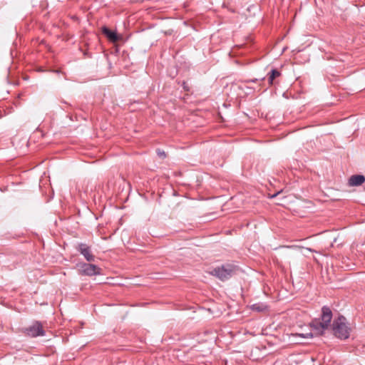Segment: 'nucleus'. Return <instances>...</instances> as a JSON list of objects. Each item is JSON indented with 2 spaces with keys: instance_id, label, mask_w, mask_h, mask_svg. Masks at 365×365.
Returning <instances> with one entry per match:
<instances>
[{
  "instance_id": "1",
  "label": "nucleus",
  "mask_w": 365,
  "mask_h": 365,
  "mask_svg": "<svg viewBox=\"0 0 365 365\" xmlns=\"http://www.w3.org/2000/svg\"><path fill=\"white\" fill-rule=\"evenodd\" d=\"M332 319V312L328 307H323L322 309V315L319 319H314L311 323V327L315 331L317 335H322L324 331L330 327Z\"/></svg>"
},
{
  "instance_id": "2",
  "label": "nucleus",
  "mask_w": 365,
  "mask_h": 365,
  "mask_svg": "<svg viewBox=\"0 0 365 365\" xmlns=\"http://www.w3.org/2000/svg\"><path fill=\"white\" fill-rule=\"evenodd\" d=\"M238 269V267L235 264L227 263L213 268L209 274L224 282L235 275Z\"/></svg>"
},
{
  "instance_id": "3",
  "label": "nucleus",
  "mask_w": 365,
  "mask_h": 365,
  "mask_svg": "<svg viewBox=\"0 0 365 365\" xmlns=\"http://www.w3.org/2000/svg\"><path fill=\"white\" fill-rule=\"evenodd\" d=\"M333 331L334 334L341 339H346L349 336V329L344 317L339 316L334 321Z\"/></svg>"
},
{
  "instance_id": "4",
  "label": "nucleus",
  "mask_w": 365,
  "mask_h": 365,
  "mask_svg": "<svg viewBox=\"0 0 365 365\" xmlns=\"http://www.w3.org/2000/svg\"><path fill=\"white\" fill-rule=\"evenodd\" d=\"M78 266L80 274L83 275L94 276L101 273V269L93 264L82 263Z\"/></svg>"
},
{
  "instance_id": "5",
  "label": "nucleus",
  "mask_w": 365,
  "mask_h": 365,
  "mask_svg": "<svg viewBox=\"0 0 365 365\" xmlns=\"http://www.w3.org/2000/svg\"><path fill=\"white\" fill-rule=\"evenodd\" d=\"M24 334L31 337H36L38 336H44L45 331L41 322L36 321L32 325L26 328L24 331Z\"/></svg>"
},
{
  "instance_id": "6",
  "label": "nucleus",
  "mask_w": 365,
  "mask_h": 365,
  "mask_svg": "<svg viewBox=\"0 0 365 365\" xmlns=\"http://www.w3.org/2000/svg\"><path fill=\"white\" fill-rule=\"evenodd\" d=\"M78 250L88 262H93L95 260V257L92 255L90 247L87 245L83 243L79 244Z\"/></svg>"
},
{
  "instance_id": "7",
  "label": "nucleus",
  "mask_w": 365,
  "mask_h": 365,
  "mask_svg": "<svg viewBox=\"0 0 365 365\" xmlns=\"http://www.w3.org/2000/svg\"><path fill=\"white\" fill-rule=\"evenodd\" d=\"M365 182V177L362 175H354L349 179L350 186H359Z\"/></svg>"
},
{
  "instance_id": "8",
  "label": "nucleus",
  "mask_w": 365,
  "mask_h": 365,
  "mask_svg": "<svg viewBox=\"0 0 365 365\" xmlns=\"http://www.w3.org/2000/svg\"><path fill=\"white\" fill-rule=\"evenodd\" d=\"M102 32L113 43H115L119 40V36L116 32L110 30L106 26L102 28Z\"/></svg>"
},
{
  "instance_id": "9",
  "label": "nucleus",
  "mask_w": 365,
  "mask_h": 365,
  "mask_svg": "<svg viewBox=\"0 0 365 365\" xmlns=\"http://www.w3.org/2000/svg\"><path fill=\"white\" fill-rule=\"evenodd\" d=\"M251 309L257 312H264L267 309V306L263 303H256L251 306Z\"/></svg>"
},
{
  "instance_id": "10",
  "label": "nucleus",
  "mask_w": 365,
  "mask_h": 365,
  "mask_svg": "<svg viewBox=\"0 0 365 365\" xmlns=\"http://www.w3.org/2000/svg\"><path fill=\"white\" fill-rule=\"evenodd\" d=\"M279 76H280L279 71H278L276 69H272L269 73V79H268L269 84H272L274 79L276 78L277 77H279Z\"/></svg>"
},
{
  "instance_id": "11",
  "label": "nucleus",
  "mask_w": 365,
  "mask_h": 365,
  "mask_svg": "<svg viewBox=\"0 0 365 365\" xmlns=\"http://www.w3.org/2000/svg\"><path fill=\"white\" fill-rule=\"evenodd\" d=\"M294 335L299 336L302 338H312L313 336L312 333H307V334H295Z\"/></svg>"
},
{
  "instance_id": "12",
  "label": "nucleus",
  "mask_w": 365,
  "mask_h": 365,
  "mask_svg": "<svg viewBox=\"0 0 365 365\" xmlns=\"http://www.w3.org/2000/svg\"><path fill=\"white\" fill-rule=\"evenodd\" d=\"M158 154H159V155H160V156H165V155L164 152H160V151H159V152H158Z\"/></svg>"
}]
</instances>
